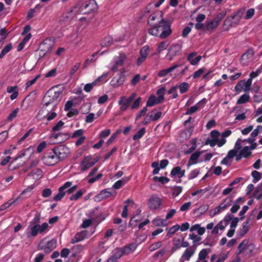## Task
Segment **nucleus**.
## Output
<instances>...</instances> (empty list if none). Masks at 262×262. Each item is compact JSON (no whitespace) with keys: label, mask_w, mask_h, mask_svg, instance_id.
<instances>
[{"label":"nucleus","mask_w":262,"mask_h":262,"mask_svg":"<svg viewBox=\"0 0 262 262\" xmlns=\"http://www.w3.org/2000/svg\"><path fill=\"white\" fill-rule=\"evenodd\" d=\"M59 160L66 158L70 153L69 148L64 145H60L52 149Z\"/></svg>","instance_id":"nucleus-6"},{"label":"nucleus","mask_w":262,"mask_h":262,"mask_svg":"<svg viewBox=\"0 0 262 262\" xmlns=\"http://www.w3.org/2000/svg\"><path fill=\"white\" fill-rule=\"evenodd\" d=\"M64 124V123L62 121L60 120L58 121L52 128L53 133H55L56 131L59 130Z\"/></svg>","instance_id":"nucleus-59"},{"label":"nucleus","mask_w":262,"mask_h":262,"mask_svg":"<svg viewBox=\"0 0 262 262\" xmlns=\"http://www.w3.org/2000/svg\"><path fill=\"white\" fill-rule=\"evenodd\" d=\"M185 170L182 169L180 166H176L173 167L170 171V176L171 177H177L181 179L184 176Z\"/></svg>","instance_id":"nucleus-14"},{"label":"nucleus","mask_w":262,"mask_h":262,"mask_svg":"<svg viewBox=\"0 0 262 262\" xmlns=\"http://www.w3.org/2000/svg\"><path fill=\"white\" fill-rule=\"evenodd\" d=\"M18 111V108H16L14 110H13L8 116L7 120L9 121H12L14 118H15L17 116Z\"/></svg>","instance_id":"nucleus-56"},{"label":"nucleus","mask_w":262,"mask_h":262,"mask_svg":"<svg viewBox=\"0 0 262 262\" xmlns=\"http://www.w3.org/2000/svg\"><path fill=\"white\" fill-rule=\"evenodd\" d=\"M210 252V249H202L198 255V260H205L207 257L208 254Z\"/></svg>","instance_id":"nucleus-30"},{"label":"nucleus","mask_w":262,"mask_h":262,"mask_svg":"<svg viewBox=\"0 0 262 262\" xmlns=\"http://www.w3.org/2000/svg\"><path fill=\"white\" fill-rule=\"evenodd\" d=\"M62 92L61 91H57L54 92V94L51 96V99L50 100L52 101H59L60 100Z\"/></svg>","instance_id":"nucleus-36"},{"label":"nucleus","mask_w":262,"mask_h":262,"mask_svg":"<svg viewBox=\"0 0 262 262\" xmlns=\"http://www.w3.org/2000/svg\"><path fill=\"white\" fill-rule=\"evenodd\" d=\"M147 111V107H144L136 115L135 118V120L137 121L139 120L142 116H144L145 115L146 112Z\"/></svg>","instance_id":"nucleus-60"},{"label":"nucleus","mask_w":262,"mask_h":262,"mask_svg":"<svg viewBox=\"0 0 262 262\" xmlns=\"http://www.w3.org/2000/svg\"><path fill=\"white\" fill-rule=\"evenodd\" d=\"M254 51L252 49H249L243 54L241 58V63L243 64H249L251 63L253 60Z\"/></svg>","instance_id":"nucleus-9"},{"label":"nucleus","mask_w":262,"mask_h":262,"mask_svg":"<svg viewBox=\"0 0 262 262\" xmlns=\"http://www.w3.org/2000/svg\"><path fill=\"white\" fill-rule=\"evenodd\" d=\"M108 76V73H106L103 74L102 76L98 77V78L93 82L91 83H88L85 85L84 86V90L86 92H90L92 89H93V86L96 84V83L98 81H100L101 80H103V81H105V79Z\"/></svg>","instance_id":"nucleus-10"},{"label":"nucleus","mask_w":262,"mask_h":262,"mask_svg":"<svg viewBox=\"0 0 262 262\" xmlns=\"http://www.w3.org/2000/svg\"><path fill=\"white\" fill-rule=\"evenodd\" d=\"M127 59L126 55L124 53H121L117 56L115 59V63L116 66H120L126 63Z\"/></svg>","instance_id":"nucleus-21"},{"label":"nucleus","mask_w":262,"mask_h":262,"mask_svg":"<svg viewBox=\"0 0 262 262\" xmlns=\"http://www.w3.org/2000/svg\"><path fill=\"white\" fill-rule=\"evenodd\" d=\"M252 80L249 78L246 82L244 81V91L248 92L250 90Z\"/></svg>","instance_id":"nucleus-64"},{"label":"nucleus","mask_w":262,"mask_h":262,"mask_svg":"<svg viewBox=\"0 0 262 262\" xmlns=\"http://www.w3.org/2000/svg\"><path fill=\"white\" fill-rule=\"evenodd\" d=\"M220 135V133L216 130H212L210 133V137L211 139L217 141L219 139V137Z\"/></svg>","instance_id":"nucleus-63"},{"label":"nucleus","mask_w":262,"mask_h":262,"mask_svg":"<svg viewBox=\"0 0 262 262\" xmlns=\"http://www.w3.org/2000/svg\"><path fill=\"white\" fill-rule=\"evenodd\" d=\"M241 155H242L243 157L245 158H248L249 157L251 154L252 152L250 150L249 146H246L243 147V148L240 151Z\"/></svg>","instance_id":"nucleus-33"},{"label":"nucleus","mask_w":262,"mask_h":262,"mask_svg":"<svg viewBox=\"0 0 262 262\" xmlns=\"http://www.w3.org/2000/svg\"><path fill=\"white\" fill-rule=\"evenodd\" d=\"M226 14V13L225 12H221L218 14L213 20L217 23V25H219L221 21L224 18Z\"/></svg>","instance_id":"nucleus-51"},{"label":"nucleus","mask_w":262,"mask_h":262,"mask_svg":"<svg viewBox=\"0 0 262 262\" xmlns=\"http://www.w3.org/2000/svg\"><path fill=\"white\" fill-rule=\"evenodd\" d=\"M251 175L253 178V182L254 183H257L258 181H259L261 178V175L260 172L256 171L254 170L252 172Z\"/></svg>","instance_id":"nucleus-45"},{"label":"nucleus","mask_w":262,"mask_h":262,"mask_svg":"<svg viewBox=\"0 0 262 262\" xmlns=\"http://www.w3.org/2000/svg\"><path fill=\"white\" fill-rule=\"evenodd\" d=\"M95 164V162H90L88 158H84L81 162V170L84 171Z\"/></svg>","instance_id":"nucleus-18"},{"label":"nucleus","mask_w":262,"mask_h":262,"mask_svg":"<svg viewBox=\"0 0 262 262\" xmlns=\"http://www.w3.org/2000/svg\"><path fill=\"white\" fill-rule=\"evenodd\" d=\"M42 160L44 163L48 166L54 165L60 161L53 149L51 151L44 155Z\"/></svg>","instance_id":"nucleus-5"},{"label":"nucleus","mask_w":262,"mask_h":262,"mask_svg":"<svg viewBox=\"0 0 262 262\" xmlns=\"http://www.w3.org/2000/svg\"><path fill=\"white\" fill-rule=\"evenodd\" d=\"M249 222H245L243 223L242 226L238 230V235L240 236H244L249 231Z\"/></svg>","instance_id":"nucleus-23"},{"label":"nucleus","mask_w":262,"mask_h":262,"mask_svg":"<svg viewBox=\"0 0 262 262\" xmlns=\"http://www.w3.org/2000/svg\"><path fill=\"white\" fill-rule=\"evenodd\" d=\"M200 173L199 169H194L190 171L188 174V179L192 180L195 178Z\"/></svg>","instance_id":"nucleus-50"},{"label":"nucleus","mask_w":262,"mask_h":262,"mask_svg":"<svg viewBox=\"0 0 262 262\" xmlns=\"http://www.w3.org/2000/svg\"><path fill=\"white\" fill-rule=\"evenodd\" d=\"M166 91V89L164 86L158 89L157 91V95L158 96L157 97L159 99V102H162L164 98V94Z\"/></svg>","instance_id":"nucleus-38"},{"label":"nucleus","mask_w":262,"mask_h":262,"mask_svg":"<svg viewBox=\"0 0 262 262\" xmlns=\"http://www.w3.org/2000/svg\"><path fill=\"white\" fill-rule=\"evenodd\" d=\"M132 245L126 246L122 248H116L113 252L112 256L117 260L124 255H127L131 253L133 250Z\"/></svg>","instance_id":"nucleus-7"},{"label":"nucleus","mask_w":262,"mask_h":262,"mask_svg":"<svg viewBox=\"0 0 262 262\" xmlns=\"http://www.w3.org/2000/svg\"><path fill=\"white\" fill-rule=\"evenodd\" d=\"M200 151H196L191 155L189 160L187 163L188 168H189L191 165L197 163V160L199 157L200 156Z\"/></svg>","instance_id":"nucleus-20"},{"label":"nucleus","mask_w":262,"mask_h":262,"mask_svg":"<svg viewBox=\"0 0 262 262\" xmlns=\"http://www.w3.org/2000/svg\"><path fill=\"white\" fill-rule=\"evenodd\" d=\"M31 36V34L30 33L25 37L22 41L18 46L17 50L18 51H20L24 48L25 44L30 39Z\"/></svg>","instance_id":"nucleus-44"},{"label":"nucleus","mask_w":262,"mask_h":262,"mask_svg":"<svg viewBox=\"0 0 262 262\" xmlns=\"http://www.w3.org/2000/svg\"><path fill=\"white\" fill-rule=\"evenodd\" d=\"M98 170V167L93 168L91 171L90 172L89 174L87 176V178H90L88 180V183L90 184H92L98 180L100 179L102 177V173H98L96 177H92L95 175V174L97 172Z\"/></svg>","instance_id":"nucleus-12"},{"label":"nucleus","mask_w":262,"mask_h":262,"mask_svg":"<svg viewBox=\"0 0 262 262\" xmlns=\"http://www.w3.org/2000/svg\"><path fill=\"white\" fill-rule=\"evenodd\" d=\"M40 221V214L37 213L35 215L33 219L30 222L27 228V236L35 237L38 233H44L49 227L47 223H43L41 225L39 223Z\"/></svg>","instance_id":"nucleus-2"},{"label":"nucleus","mask_w":262,"mask_h":262,"mask_svg":"<svg viewBox=\"0 0 262 262\" xmlns=\"http://www.w3.org/2000/svg\"><path fill=\"white\" fill-rule=\"evenodd\" d=\"M250 96L248 94L242 95L237 101V104H241L245 103L249 101Z\"/></svg>","instance_id":"nucleus-41"},{"label":"nucleus","mask_w":262,"mask_h":262,"mask_svg":"<svg viewBox=\"0 0 262 262\" xmlns=\"http://www.w3.org/2000/svg\"><path fill=\"white\" fill-rule=\"evenodd\" d=\"M232 202V196H228L225 198L223 202L219 205V208L224 210L231 205Z\"/></svg>","instance_id":"nucleus-22"},{"label":"nucleus","mask_w":262,"mask_h":262,"mask_svg":"<svg viewBox=\"0 0 262 262\" xmlns=\"http://www.w3.org/2000/svg\"><path fill=\"white\" fill-rule=\"evenodd\" d=\"M182 191V187L181 186H174L172 188V195L176 197L178 196Z\"/></svg>","instance_id":"nucleus-53"},{"label":"nucleus","mask_w":262,"mask_h":262,"mask_svg":"<svg viewBox=\"0 0 262 262\" xmlns=\"http://www.w3.org/2000/svg\"><path fill=\"white\" fill-rule=\"evenodd\" d=\"M217 23L213 19L207 21L205 24V28L206 31H212L218 27Z\"/></svg>","instance_id":"nucleus-24"},{"label":"nucleus","mask_w":262,"mask_h":262,"mask_svg":"<svg viewBox=\"0 0 262 262\" xmlns=\"http://www.w3.org/2000/svg\"><path fill=\"white\" fill-rule=\"evenodd\" d=\"M168 46V43L167 42V41H163L162 42H161L158 46V49H157V51L159 53L162 52V51L165 50L167 47Z\"/></svg>","instance_id":"nucleus-49"},{"label":"nucleus","mask_w":262,"mask_h":262,"mask_svg":"<svg viewBox=\"0 0 262 262\" xmlns=\"http://www.w3.org/2000/svg\"><path fill=\"white\" fill-rule=\"evenodd\" d=\"M202 59L201 55L197 56L196 53L193 52L189 54L187 57V59L189 61L190 63L192 65H195L198 63L199 61Z\"/></svg>","instance_id":"nucleus-17"},{"label":"nucleus","mask_w":262,"mask_h":262,"mask_svg":"<svg viewBox=\"0 0 262 262\" xmlns=\"http://www.w3.org/2000/svg\"><path fill=\"white\" fill-rule=\"evenodd\" d=\"M12 45L11 43H9L6 46L0 53V58H2L7 53H8L12 49Z\"/></svg>","instance_id":"nucleus-47"},{"label":"nucleus","mask_w":262,"mask_h":262,"mask_svg":"<svg viewBox=\"0 0 262 262\" xmlns=\"http://www.w3.org/2000/svg\"><path fill=\"white\" fill-rule=\"evenodd\" d=\"M125 184V181L123 180H120L116 182L113 185V188L116 189H118L121 188Z\"/></svg>","instance_id":"nucleus-54"},{"label":"nucleus","mask_w":262,"mask_h":262,"mask_svg":"<svg viewBox=\"0 0 262 262\" xmlns=\"http://www.w3.org/2000/svg\"><path fill=\"white\" fill-rule=\"evenodd\" d=\"M98 9L97 3L94 0H89L83 3H79L69 12V16L73 18L79 14H89L96 11Z\"/></svg>","instance_id":"nucleus-1"},{"label":"nucleus","mask_w":262,"mask_h":262,"mask_svg":"<svg viewBox=\"0 0 262 262\" xmlns=\"http://www.w3.org/2000/svg\"><path fill=\"white\" fill-rule=\"evenodd\" d=\"M162 116V113L161 112H156V110H153L151 112L149 117L151 120L152 121H156L158 120Z\"/></svg>","instance_id":"nucleus-31"},{"label":"nucleus","mask_w":262,"mask_h":262,"mask_svg":"<svg viewBox=\"0 0 262 262\" xmlns=\"http://www.w3.org/2000/svg\"><path fill=\"white\" fill-rule=\"evenodd\" d=\"M179 88L180 93L184 94L188 91L189 85L188 83L184 82L179 85Z\"/></svg>","instance_id":"nucleus-42"},{"label":"nucleus","mask_w":262,"mask_h":262,"mask_svg":"<svg viewBox=\"0 0 262 262\" xmlns=\"http://www.w3.org/2000/svg\"><path fill=\"white\" fill-rule=\"evenodd\" d=\"M51 138L57 140V141L59 143H62L67 141L70 138V135L68 133L56 134L55 133H52Z\"/></svg>","instance_id":"nucleus-13"},{"label":"nucleus","mask_w":262,"mask_h":262,"mask_svg":"<svg viewBox=\"0 0 262 262\" xmlns=\"http://www.w3.org/2000/svg\"><path fill=\"white\" fill-rule=\"evenodd\" d=\"M196 249V246L195 245H192L189 248H187L182 254L183 257H184L187 261L189 260L191 256L194 254Z\"/></svg>","instance_id":"nucleus-15"},{"label":"nucleus","mask_w":262,"mask_h":262,"mask_svg":"<svg viewBox=\"0 0 262 262\" xmlns=\"http://www.w3.org/2000/svg\"><path fill=\"white\" fill-rule=\"evenodd\" d=\"M180 226L179 225H176L170 227L167 233V236H170L171 235L174 234L177 231L180 229Z\"/></svg>","instance_id":"nucleus-48"},{"label":"nucleus","mask_w":262,"mask_h":262,"mask_svg":"<svg viewBox=\"0 0 262 262\" xmlns=\"http://www.w3.org/2000/svg\"><path fill=\"white\" fill-rule=\"evenodd\" d=\"M177 67H170L167 69L162 70L158 73V76L160 77H163L167 75L168 73L172 72Z\"/></svg>","instance_id":"nucleus-34"},{"label":"nucleus","mask_w":262,"mask_h":262,"mask_svg":"<svg viewBox=\"0 0 262 262\" xmlns=\"http://www.w3.org/2000/svg\"><path fill=\"white\" fill-rule=\"evenodd\" d=\"M113 42V39L110 36L104 37L101 41L102 47H107L111 45Z\"/></svg>","instance_id":"nucleus-43"},{"label":"nucleus","mask_w":262,"mask_h":262,"mask_svg":"<svg viewBox=\"0 0 262 262\" xmlns=\"http://www.w3.org/2000/svg\"><path fill=\"white\" fill-rule=\"evenodd\" d=\"M148 33L151 35L165 39L171 35L172 31L170 24L164 19L161 18L158 25L149 29Z\"/></svg>","instance_id":"nucleus-3"},{"label":"nucleus","mask_w":262,"mask_h":262,"mask_svg":"<svg viewBox=\"0 0 262 262\" xmlns=\"http://www.w3.org/2000/svg\"><path fill=\"white\" fill-rule=\"evenodd\" d=\"M85 233L84 232L77 233L74 237L71 239V243L75 244L80 241H83L84 239Z\"/></svg>","instance_id":"nucleus-27"},{"label":"nucleus","mask_w":262,"mask_h":262,"mask_svg":"<svg viewBox=\"0 0 262 262\" xmlns=\"http://www.w3.org/2000/svg\"><path fill=\"white\" fill-rule=\"evenodd\" d=\"M149 48L148 46L143 47L140 52V57L137 59V63L141 64L146 59L148 55Z\"/></svg>","instance_id":"nucleus-11"},{"label":"nucleus","mask_w":262,"mask_h":262,"mask_svg":"<svg viewBox=\"0 0 262 262\" xmlns=\"http://www.w3.org/2000/svg\"><path fill=\"white\" fill-rule=\"evenodd\" d=\"M54 43L51 39H46L40 45L39 48L37 51L38 54L39 56H43L48 53H49L52 50Z\"/></svg>","instance_id":"nucleus-4"},{"label":"nucleus","mask_w":262,"mask_h":262,"mask_svg":"<svg viewBox=\"0 0 262 262\" xmlns=\"http://www.w3.org/2000/svg\"><path fill=\"white\" fill-rule=\"evenodd\" d=\"M84 190H79L75 194L71 195L69 198L71 201H77L84 193Z\"/></svg>","instance_id":"nucleus-35"},{"label":"nucleus","mask_w":262,"mask_h":262,"mask_svg":"<svg viewBox=\"0 0 262 262\" xmlns=\"http://www.w3.org/2000/svg\"><path fill=\"white\" fill-rule=\"evenodd\" d=\"M248 243V240L244 239L243 242L239 244L238 246V253L237 254L239 255L242 253V252L246 249V247Z\"/></svg>","instance_id":"nucleus-40"},{"label":"nucleus","mask_w":262,"mask_h":262,"mask_svg":"<svg viewBox=\"0 0 262 262\" xmlns=\"http://www.w3.org/2000/svg\"><path fill=\"white\" fill-rule=\"evenodd\" d=\"M189 238L193 240V245H195L196 247L200 245L199 242L201 240L200 236H198L194 233H192L189 235Z\"/></svg>","instance_id":"nucleus-37"},{"label":"nucleus","mask_w":262,"mask_h":262,"mask_svg":"<svg viewBox=\"0 0 262 262\" xmlns=\"http://www.w3.org/2000/svg\"><path fill=\"white\" fill-rule=\"evenodd\" d=\"M217 240V238L215 237L212 238L210 236H207L203 242V243L205 246L212 247L216 244Z\"/></svg>","instance_id":"nucleus-26"},{"label":"nucleus","mask_w":262,"mask_h":262,"mask_svg":"<svg viewBox=\"0 0 262 262\" xmlns=\"http://www.w3.org/2000/svg\"><path fill=\"white\" fill-rule=\"evenodd\" d=\"M145 133V128L143 127L138 130V132L133 136V139L134 141L138 140L141 139L144 135Z\"/></svg>","instance_id":"nucleus-39"},{"label":"nucleus","mask_w":262,"mask_h":262,"mask_svg":"<svg viewBox=\"0 0 262 262\" xmlns=\"http://www.w3.org/2000/svg\"><path fill=\"white\" fill-rule=\"evenodd\" d=\"M141 79V76L140 74H136L132 79L130 84L133 86H135L139 82Z\"/></svg>","instance_id":"nucleus-62"},{"label":"nucleus","mask_w":262,"mask_h":262,"mask_svg":"<svg viewBox=\"0 0 262 262\" xmlns=\"http://www.w3.org/2000/svg\"><path fill=\"white\" fill-rule=\"evenodd\" d=\"M56 241L52 239L47 242L44 251L46 253H48L52 251L56 247Z\"/></svg>","instance_id":"nucleus-19"},{"label":"nucleus","mask_w":262,"mask_h":262,"mask_svg":"<svg viewBox=\"0 0 262 262\" xmlns=\"http://www.w3.org/2000/svg\"><path fill=\"white\" fill-rule=\"evenodd\" d=\"M153 180L155 182H159L162 184H164L169 182V179L165 177L162 176L160 177L155 176L153 178Z\"/></svg>","instance_id":"nucleus-46"},{"label":"nucleus","mask_w":262,"mask_h":262,"mask_svg":"<svg viewBox=\"0 0 262 262\" xmlns=\"http://www.w3.org/2000/svg\"><path fill=\"white\" fill-rule=\"evenodd\" d=\"M72 183L70 181L66 182L62 186L59 188V192L63 194V196H64L67 192L66 189L72 186Z\"/></svg>","instance_id":"nucleus-32"},{"label":"nucleus","mask_w":262,"mask_h":262,"mask_svg":"<svg viewBox=\"0 0 262 262\" xmlns=\"http://www.w3.org/2000/svg\"><path fill=\"white\" fill-rule=\"evenodd\" d=\"M199 106H196V105L192 106L187 110L185 114L187 115L192 114L196 112L199 110Z\"/></svg>","instance_id":"nucleus-57"},{"label":"nucleus","mask_w":262,"mask_h":262,"mask_svg":"<svg viewBox=\"0 0 262 262\" xmlns=\"http://www.w3.org/2000/svg\"><path fill=\"white\" fill-rule=\"evenodd\" d=\"M181 50V46L176 44L172 46L169 49V53L170 55L174 56L177 54Z\"/></svg>","instance_id":"nucleus-28"},{"label":"nucleus","mask_w":262,"mask_h":262,"mask_svg":"<svg viewBox=\"0 0 262 262\" xmlns=\"http://www.w3.org/2000/svg\"><path fill=\"white\" fill-rule=\"evenodd\" d=\"M113 195L111 191L108 190V189L102 190L96 196V200L100 201L106 199Z\"/></svg>","instance_id":"nucleus-16"},{"label":"nucleus","mask_w":262,"mask_h":262,"mask_svg":"<svg viewBox=\"0 0 262 262\" xmlns=\"http://www.w3.org/2000/svg\"><path fill=\"white\" fill-rule=\"evenodd\" d=\"M166 220L162 219H156L152 221L154 225L157 227L163 226Z\"/></svg>","instance_id":"nucleus-58"},{"label":"nucleus","mask_w":262,"mask_h":262,"mask_svg":"<svg viewBox=\"0 0 262 262\" xmlns=\"http://www.w3.org/2000/svg\"><path fill=\"white\" fill-rule=\"evenodd\" d=\"M177 88V86H172L167 92L168 94H172V99H175L178 97Z\"/></svg>","instance_id":"nucleus-52"},{"label":"nucleus","mask_w":262,"mask_h":262,"mask_svg":"<svg viewBox=\"0 0 262 262\" xmlns=\"http://www.w3.org/2000/svg\"><path fill=\"white\" fill-rule=\"evenodd\" d=\"M160 19L155 14L150 15L148 19V24L151 26L154 27L157 25V22H160Z\"/></svg>","instance_id":"nucleus-29"},{"label":"nucleus","mask_w":262,"mask_h":262,"mask_svg":"<svg viewBox=\"0 0 262 262\" xmlns=\"http://www.w3.org/2000/svg\"><path fill=\"white\" fill-rule=\"evenodd\" d=\"M124 99H125V97L122 96L120 98V99L118 101V104L120 105H121L120 109L122 112L125 111L128 107L127 106H126L125 105H124V104L123 103V101Z\"/></svg>","instance_id":"nucleus-55"},{"label":"nucleus","mask_w":262,"mask_h":262,"mask_svg":"<svg viewBox=\"0 0 262 262\" xmlns=\"http://www.w3.org/2000/svg\"><path fill=\"white\" fill-rule=\"evenodd\" d=\"M162 200L159 197L152 195L149 198L148 202V207L151 210H157L161 205Z\"/></svg>","instance_id":"nucleus-8"},{"label":"nucleus","mask_w":262,"mask_h":262,"mask_svg":"<svg viewBox=\"0 0 262 262\" xmlns=\"http://www.w3.org/2000/svg\"><path fill=\"white\" fill-rule=\"evenodd\" d=\"M244 81H240L235 86V91L237 92H241L242 90H244Z\"/></svg>","instance_id":"nucleus-61"},{"label":"nucleus","mask_w":262,"mask_h":262,"mask_svg":"<svg viewBox=\"0 0 262 262\" xmlns=\"http://www.w3.org/2000/svg\"><path fill=\"white\" fill-rule=\"evenodd\" d=\"M161 102H159L158 98H156L155 96L151 95L146 102V107H151Z\"/></svg>","instance_id":"nucleus-25"}]
</instances>
